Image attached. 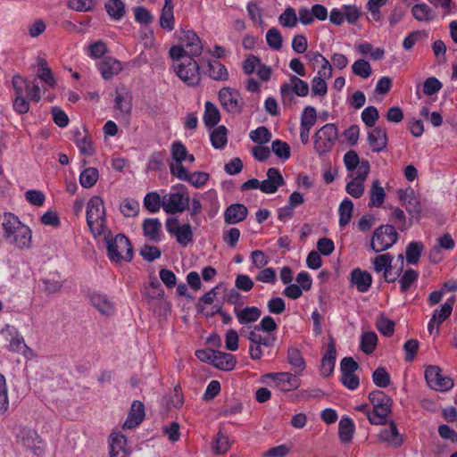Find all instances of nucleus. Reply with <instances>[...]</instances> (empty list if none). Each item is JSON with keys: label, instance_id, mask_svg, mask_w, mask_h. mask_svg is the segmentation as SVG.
I'll list each match as a JSON object with an SVG mask.
<instances>
[{"label": "nucleus", "instance_id": "36", "mask_svg": "<svg viewBox=\"0 0 457 457\" xmlns=\"http://www.w3.org/2000/svg\"><path fill=\"white\" fill-rule=\"evenodd\" d=\"M354 432V424L348 417H344L340 420L338 424V436L340 441L344 444H348L353 439Z\"/></svg>", "mask_w": 457, "mask_h": 457}, {"label": "nucleus", "instance_id": "47", "mask_svg": "<svg viewBox=\"0 0 457 457\" xmlns=\"http://www.w3.org/2000/svg\"><path fill=\"white\" fill-rule=\"evenodd\" d=\"M279 24L284 28H295L297 25L298 18L293 7H287L278 17Z\"/></svg>", "mask_w": 457, "mask_h": 457}, {"label": "nucleus", "instance_id": "17", "mask_svg": "<svg viewBox=\"0 0 457 457\" xmlns=\"http://www.w3.org/2000/svg\"><path fill=\"white\" fill-rule=\"evenodd\" d=\"M367 141L373 153L384 151L387 145L386 129L382 127L374 128L368 132Z\"/></svg>", "mask_w": 457, "mask_h": 457}, {"label": "nucleus", "instance_id": "20", "mask_svg": "<svg viewBox=\"0 0 457 457\" xmlns=\"http://www.w3.org/2000/svg\"><path fill=\"white\" fill-rule=\"evenodd\" d=\"M248 339L250 340V344L262 345L264 348H269V355L277 341V337L274 334L260 331L259 328H253L250 331Z\"/></svg>", "mask_w": 457, "mask_h": 457}, {"label": "nucleus", "instance_id": "41", "mask_svg": "<svg viewBox=\"0 0 457 457\" xmlns=\"http://www.w3.org/2000/svg\"><path fill=\"white\" fill-rule=\"evenodd\" d=\"M104 7L110 17L115 21L120 20L125 14V4L121 0H109Z\"/></svg>", "mask_w": 457, "mask_h": 457}, {"label": "nucleus", "instance_id": "38", "mask_svg": "<svg viewBox=\"0 0 457 457\" xmlns=\"http://www.w3.org/2000/svg\"><path fill=\"white\" fill-rule=\"evenodd\" d=\"M455 296H452L439 308L436 309L431 317L433 320H436L437 321V323L442 324L452 314Z\"/></svg>", "mask_w": 457, "mask_h": 457}, {"label": "nucleus", "instance_id": "22", "mask_svg": "<svg viewBox=\"0 0 457 457\" xmlns=\"http://www.w3.org/2000/svg\"><path fill=\"white\" fill-rule=\"evenodd\" d=\"M121 69L120 62L111 56L104 57L98 66V70L105 80L112 79L121 71Z\"/></svg>", "mask_w": 457, "mask_h": 457}, {"label": "nucleus", "instance_id": "46", "mask_svg": "<svg viewBox=\"0 0 457 457\" xmlns=\"http://www.w3.org/2000/svg\"><path fill=\"white\" fill-rule=\"evenodd\" d=\"M174 236L176 237L177 242L183 246H187L194 240V234L190 224L182 225L177 229Z\"/></svg>", "mask_w": 457, "mask_h": 457}, {"label": "nucleus", "instance_id": "55", "mask_svg": "<svg viewBox=\"0 0 457 457\" xmlns=\"http://www.w3.org/2000/svg\"><path fill=\"white\" fill-rule=\"evenodd\" d=\"M353 72L361 78L367 79L370 76L372 70L369 62L359 59L352 65Z\"/></svg>", "mask_w": 457, "mask_h": 457}, {"label": "nucleus", "instance_id": "57", "mask_svg": "<svg viewBox=\"0 0 457 457\" xmlns=\"http://www.w3.org/2000/svg\"><path fill=\"white\" fill-rule=\"evenodd\" d=\"M378 118V111L375 106H368L361 112V120L369 128H373Z\"/></svg>", "mask_w": 457, "mask_h": 457}, {"label": "nucleus", "instance_id": "64", "mask_svg": "<svg viewBox=\"0 0 457 457\" xmlns=\"http://www.w3.org/2000/svg\"><path fill=\"white\" fill-rule=\"evenodd\" d=\"M260 272L256 275L257 281L268 284H274L277 278L276 271L273 268L260 269Z\"/></svg>", "mask_w": 457, "mask_h": 457}, {"label": "nucleus", "instance_id": "19", "mask_svg": "<svg viewBox=\"0 0 457 457\" xmlns=\"http://www.w3.org/2000/svg\"><path fill=\"white\" fill-rule=\"evenodd\" d=\"M110 457H129L127 438L120 432L110 436Z\"/></svg>", "mask_w": 457, "mask_h": 457}, {"label": "nucleus", "instance_id": "9", "mask_svg": "<svg viewBox=\"0 0 457 457\" xmlns=\"http://www.w3.org/2000/svg\"><path fill=\"white\" fill-rule=\"evenodd\" d=\"M268 379H270L274 386L282 392L293 391L300 386V380L289 372L266 373L262 377L264 383H269Z\"/></svg>", "mask_w": 457, "mask_h": 457}, {"label": "nucleus", "instance_id": "13", "mask_svg": "<svg viewBox=\"0 0 457 457\" xmlns=\"http://www.w3.org/2000/svg\"><path fill=\"white\" fill-rule=\"evenodd\" d=\"M177 37L188 52L190 56H199L202 54L203 46L199 37L191 29H180L177 31Z\"/></svg>", "mask_w": 457, "mask_h": 457}, {"label": "nucleus", "instance_id": "8", "mask_svg": "<svg viewBox=\"0 0 457 457\" xmlns=\"http://www.w3.org/2000/svg\"><path fill=\"white\" fill-rule=\"evenodd\" d=\"M200 65L195 59L188 57L174 66V71L179 79L187 86H196L201 80Z\"/></svg>", "mask_w": 457, "mask_h": 457}, {"label": "nucleus", "instance_id": "4", "mask_svg": "<svg viewBox=\"0 0 457 457\" xmlns=\"http://www.w3.org/2000/svg\"><path fill=\"white\" fill-rule=\"evenodd\" d=\"M105 209L104 201L100 196H93L87 204V223L92 234L101 236L105 231Z\"/></svg>", "mask_w": 457, "mask_h": 457}, {"label": "nucleus", "instance_id": "2", "mask_svg": "<svg viewBox=\"0 0 457 457\" xmlns=\"http://www.w3.org/2000/svg\"><path fill=\"white\" fill-rule=\"evenodd\" d=\"M107 255L112 262H120L121 260L130 262L133 258V247L129 239L124 234H117L114 237L111 231L105 235Z\"/></svg>", "mask_w": 457, "mask_h": 457}, {"label": "nucleus", "instance_id": "6", "mask_svg": "<svg viewBox=\"0 0 457 457\" xmlns=\"http://www.w3.org/2000/svg\"><path fill=\"white\" fill-rule=\"evenodd\" d=\"M338 137V129L333 123L322 126L314 135V149L319 155L331 151Z\"/></svg>", "mask_w": 457, "mask_h": 457}, {"label": "nucleus", "instance_id": "40", "mask_svg": "<svg viewBox=\"0 0 457 457\" xmlns=\"http://www.w3.org/2000/svg\"><path fill=\"white\" fill-rule=\"evenodd\" d=\"M424 245L420 242H411L406 246L405 257L410 264H417L421 256Z\"/></svg>", "mask_w": 457, "mask_h": 457}, {"label": "nucleus", "instance_id": "54", "mask_svg": "<svg viewBox=\"0 0 457 457\" xmlns=\"http://www.w3.org/2000/svg\"><path fill=\"white\" fill-rule=\"evenodd\" d=\"M247 213V208L244 204H230V224L243 221L246 218Z\"/></svg>", "mask_w": 457, "mask_h": 457}, {"label": "nucleus", "instance_id": "12", "mask_svg": "<svg viewBox=\"0 0 457 457\" xmlns=\"http://www.w3.org/2000/svg\"><path fill=\"white\" fill-rule=\"evenodd\" d=\"M189 195L170 193L162 198V208L169 214L180 213L189 209Z\"/></svg>", "mask_w": 457, "mask_h": 457}, {"label": "nucleus", "instance_id": "53", "mask_svg": "<svg viewBox=\"0 0 457 457\" xmlns=\"http://www.w3.org/2000/svg\"><path fill=\"white\" fill-rule=\"evenodd\" d=\"M419 274L412 269L407 270L400 278V287L403 293H406L410 287L417 281Z\"/></svg>", "mask_w": 457, "mask_h": 457}, {"label": "nucleus", "instance_id": "25", "mask_svg": "<svg viewBox=\"0 0 457 457\" xmlns=\"http://www.w3.org/2000/svg\"><path fill=\"white\" fill-rule=\"evenodd\" d=\"M145 418V406L140 401H134L128 419L123 424L124 428H133L139 425Z\"/></svg>", "mask_w": 457, "mask_h": 457}, {"label": "nucleus", "instance_id": "27", "mask_svg": "<svg viewBox=\"0 0 457 457\" xmlns=\"http://www.w3.org/2000/svg\"><path fill=\"white\" fill-rule=\"evenodd\" d=\"M142 228L144 236L153 242L161 241L162 224L156 218H147L143 221Z\"/></svg>", "mask_w": 457, "mask_h": 457}, {"label": "nucleus", "instance_id": "61", "mask_svg": "<svg viewBox=\"0 0 457 457\" xmlns=\"http://www.w3.org/2000/svg\"><path fill=\"white\" fill-rule=\"evenodd\" d=\"M171 156L175 162L182 163L187 157V150L180 141H175L171 145Z\"/></svg>", "mask_w": 457, "mask_h": 457}, {"label": "nucleus", "instance_id": "33", "mask_svg": "<svg viewBox=\"0 0 457 457\" xmlns=\"http://www.w3.org/2000/svg\"><path fill=\"white\" fill-rule=\"evenodd\" d=\"M386 198V192L381 186L379 180L376 179L372 181L370 189V202L369 207H381Z\"/></svg>", "mask_w": 457, "mask_h": 457}, {"label": "nucleus", "instance_id": "15", "mask_svg": "<svg viewBox=\"0 0 457 457\" xmlns=\"http://www.w3.org/2000/svg\"><path fill=\"white\" fill-rule=\"evenodd\" d=\"M379 442L391 447L397 448L403 444V436L400 434L395 421L391 420L387 428H384L378 435Z\"/></svg>", "mask_w": 457, "mask_h": 457}, {"label": "nucleus", "instance_id": "52", "mask_svg": "<svg viewBox=\"0 0 457 457\" xmlns=\"http://www.w3.org/2000/svg\"><path fill=\"white\" fill-rule=\"evenodd\" d=\"M266 42L274 50L281 49L283 38L280 31L277 28L270 29L266 33Z\"/></svg>", "mask_w": 457, "mask_h": 457}, {"label": "nucleus", "instance_id": "32", "mask_svg": "<svg viewBox=\"0 0 457 457\" xmlns=\"http://www.w3.org/2000/svg\"><path fill=\"white\" fill-rule=\"evenodd\" d=\"M19 437L25 447L33 451L36 454L39 453L37 451L40 450L38 445L41 443V440L35 430L24 428L21 430Z\"/></svg>", "mask_w": 457, "mask_h": 457}, {"label": "nucleus", "instance_id": "59", "mask_svg": "<svg viewBox=\"0 0 457 457\" xmlns=\"http://www.w3.org/2000/svg\"><path fill=\"white\" fill-rule=\"evenodd\" d=\"M159 23L162 29L168 31L174 29V14L173 9L162 8Z\"/></svg>", "mask_w": 457, "mask_h": 457}, {"label": "nucleus", "instance_id": "51", "mask_svg": "<svg viewBox=\"0 0 457 457\" xmlns=\"http://www.w3.org/2000/svg\"><path fill=\"white\" fill-rule=\"evenodd\" d=\"M120 210L125 217H134L139 212V203L132 198H127L122 201Z\"/></svg>", "mask_w": 457, "mask_h": 457}, {"label": "nucleus", "instance_id": "58", "mask_svg": "<svg viewBox=\"0 0 457 457\" xmlns=\"http://www.w3.org/2000/svg\"><path fill=\"white\" fill-rule=\"evenodd\" d=\"M271 149L280 159L287 160L290 157V146L287 142L276 139L271 144Z\"/></svg>", "mask_w": 457, "mask_h": 457}, {"label": "nucleus", "instance_id": "43", "mask_svg": "<svg viewBox=\"0 0 457 457\" xmlns=\"http://www.w3.org/2000/svg\"><path fill=\"white\" fill-rule=\"evenodd\" d=\"M378 336L374 332H364L361 337V349L366 354H371L377 346Z\"/></svg>", "mask_w": 457, "mask_h": 457}, {"label": "nucleus", "instance_id": "29", "mask_svg": "<svg viewBox=\"0 0 457 457\" xmlns=\"http://www.w3.org/2000/svg\"><path fill=\"white\" fill-rule=\"evenodd\" d=\"M212 449L215 454H224L228 451V433L223 424L212 442Z\"/></svg>", "mask_w": 457, "mask_h": 457}, {"label": "nucleus", "instance_id": "10", "mask_svg": "<svg viewBox=\"0 0 457 457\" xmlns=\"http://www.w3.org/2000/svg\"><path fill=\"white\" fill-rule=\"evenodd\" d=\"M425 378L429 387L436 391H447L453 386V381L449 377L441 374L438 366H428L425 370Z\"/></svg>", "mask_w": 457, "mask_h": 457}, {"label": "nucleus", "instance_id": "50", "mask_svg": "<svg viewBox=\"0 0 457 457\" xmlns=\"http://www.w3.org/2000/svg\"><path fill=\"white\" fill-rule=\"evenodd\" d=\"M75 144L79 149L80 154L83 155L92 156L96 153L93 141L87 134H85L81 138L75 140Z\"/></svg>", "mask_w": 457, "mask_h": 457}, {"label": "nucleus", "instance_id": "56", "mask_svg": "<svg viewBox=\"0 0 457 457\" xmlns=\"http://www.w3.org/2000/svg\"><path fill=\"white\" fill-rule=\"evenodd\" d=\"M372 379L374 384L378 387L385 388L390 384V376L383 367H379L374 370Z\"/></svg>", "mask_w": 457, "mask_h": 457}, {"label": "nucleus", "instance_id": "23", "mask_svg": "<svg viewBox=\"0 0 457 457\" xmlns=\"http://www.w3.org/2000/svg\"><path fill=\"white\" fill-rule=\"evenodd\" d=\"M91 304L96 308L102 314L110 316L114 312V303L106 295L100 293H92L89 295Z\"/></svg>", "mask_w": 457, "mask_h": 457}, {"label": "nucleus", "instance_id": "26", "mask_svg": "<svg viewBox=\"0 0 457 457\" xmlns=\"http://www.w3.org/2000/svg\"><path fill=\"white\" fill-rule=\"evenodd\" d=\"M351 283L356 286L359 292L365 293L372 284V277L368 271L354 269L351 272Z\"/></svg>", "mask_w": 457, "mask_h": 457}, {"label": "nucleus", "instance_id": "48", "mask_svg": "<svg viewBox=\"0 0 457 457\" xmlns=\"http://www.w3.org/2000/svg\"><path fill=\"white\" fill-rule=\"evenodd\" d=\"M144 206L150 212H156L160 210V207L162 206V200H161V196L156 192L147 193L144 198Z\"/></svg>", "mask_w": 457, "mask_h": 457}, {"label": "nucleus", "instance_id": "60", "mask_svg": "<svg viewBox=\"0 0 457 457\" xmlns=\"http://www.w3.org/2000/svg\"><path fill=\"white\" fill-rule=\"evenodd\" d=\"M317 120V112L312 106H306L301 115V126L312 128Z\"/></svg>", "mask_w": 457, "mask_h": 457}, {"label": "nucleus", "instance_id": "7", "mask_svg": "<svg viewBox=\"0 0 457 457\" xmlns=\"http://www.w3.org/2000/svg\"><path fill=\"white\" fill-rule=\"evenodd\" d=\"M397 238L398 234L394 226L382 225L374 231L371 248L377 253L386 251L396 243Z\"/></svg>", "mask_w": 457, "mask_h": 457}, {"label": "nucleus", "instance_id": "35", "mask_svg": "<svg viewBox=\"0 0 457 457\" xmlns=\"http://www.w3.org/2000/svg\"><path fill=\"white\" fill-rule=\"evenodd\" d=\"M204 125L207 128L215 127L220 120V113L217 106L210 101L204 105V112L203 116Z\"/></svg>", "mask_w": 457, "mask_h": 457}, {"label": "nucleus", "instance_id": "44", "mask_svg": "<svg viewBox=\"0 0 457 457\" xmlns=\"http://www.w3.org/2000/svg\"><path fill=\"white\" fill-rule=\"evenodd\" d=\"M287 360L296 373H300L305 369L304 360L297 348L292 347L288 349Z\"/></svg>", "mask_w": 457, "mask_h": 457}, {"label": "nucleus", "instance_id": "3", "mask_svg": "<svg viewBox=\"0 0 457 457\" xmlns=\"http://www.w3.org/2000/svg\"><path fill=\"white\" fill-rule=\"evenodd\" d=\"M369 400L373 405L372 411H368L369 421L375 425L386 424L392 411V399L383 391L375 390L370 393Z\"/></svg>", "mask_w": 457, "mask_h": 457}, {"label": "nucleus", "instance_id": "39", "mask_svg": "<svg viewBox=\"0 0 457 457\" xmlns=\"http://www.w3.org/2000/svg\"><path fill=\"white\" fill-rule=\"evenodd\" d=\"M227 128L224 125L214 129L210 134L212 145L215 149H222L227 144Z\"/></svg>", "mask_w": 457, "mask_h": 457}, {"label": "nucleus", "instance_id": "1", "mask_svg": "<svg viewBox=\"0 0 457 457\" xmlns=\"http://www.w3.org/2000/svg\"><path fill=\"white\" fill-rule=\"evenodd\" d=\"M5 240L20 249L29 248L32 233L30 228L22 224L12 213H4L2 223Z\"/></svg>", "mask_w": 457, "mask_h": 457}, {"label": "nucleus", "instance_id": "42", "mask_svg": "<svg viewBox=\"0 0 457 457\" xmlns=\"http://www.w3.org/2000/svg\"><path fill=\"white\" fill-rule=\"evenodd\" d=\"M99 172L96 168L85 169L79 176V183L85 188L92 187L98 180Z\"/></svg>", "mask_w": 457, "mask_h": 457}, {"label": "nucleus", "instance_id": "14", "mask_svg": "<svg viewBox=\"0 0 457 457\" xmlns=\"http://www.w3.org/2000/svg\"><path fill=\"white\" fill-rule=\"evenodd\" d=\"M195 356L204 362L213 364L215 367L227 370L228 357L227 353L211 348L200 349L195 352Z\"/></svg>", "mask_w": 457, "mask_h": 457}, {"label": "nucleus", "instance_id": "62", "mask_svg": "<svg viewBox=\"0 0 457 457\" xmlns=\"http://www.w3.org/2000/svg\"><path fill=\"white\" fill-rule=\"evenodd\" d=\"M69 8L77 12H90L95 8L94 0H69Z\"/></svg>", "mask_w": 457, "mask_h": 457}, {"label": "nucleus", "instance_id": "45", "mask_svg": "<svg viewBox=\"0 0 457 457\" xmlns=\"http://www.w3.org/2000/svg\"><path fill=\"white\" fill-rule=\"evenodd\" d=\"M207 73L213 79H225L227 76V69L217 59L208 61Z\"/></svg>", "mask_w": 457, "mask_h": 457}, {"label": "nucleus", "instance_id": "30", "mask_svg": "<svg viewBox=\"0 0 457 457\" xmlns=\"http://www.w3.org/2000/svg\"><path fill=\"white\" fill-rule=\"evenodd\" d=\"M392 261L393 257L389 253L380 254L373 261L374 270L378 273L384 271V278L388 283L395 280V278H389V270H392Z\"/></svg>", "mask_w": 457, "mask_h": 457}, {"label": "nucleus", "instance_id": "34", "mask_svg": "<svg viewBox=\"0 0 457 457\" xmlns=\"http://www.w3.org/2000/svg\"><path fill=\"white\" fill-rule=\"evenodd\" d=\"M344 163L348 171H351L352 174H358L361 166L362 163H366L370 169V164L367 160L360 161L358 154L350 150L344 155Z\"/></svg>", "mask_w": 457, "mask_h": 457}, {"label": "nucleus", "instance_id": "24", "mask_svg": "<svg viewBox=\"0 0 457 457\" xmlns=\"http://www.w3.org/2000/svg\"><path fill=\"white\" fill-rule=\"evenodd\" d=\"M337 357V349L333 341H331L327 348V352L322 357L320 365V374L323 377H328L332 374Z\"/></svg>", "mask_w": 457, "mask_h": 457}, {"label": "nucleus", "instance_id": "63", "mask_svg": "<svg viewBox=\"0 0 457 457\" xmlns=\"http://www.w3.org/2000/svg\"><path fill=\"white\" fill-rule=\"evenodd\" d=\"M135 20L145 25H148L153 22L154 17L149 10L143 6H137L134 10Z\"/></svg>", "mask_w": 457, "mask_h": 457}, {"label": "nucleus", "instance_id": "5", "mask_svg": "<svg viewBox=\"0 0 457 457\" xmlns=\"http://www.w3.org/2000/svg\"><path fill=\"white\" fill-rule=\"evenodd\" d=\"M309 91V84L306 81L296 75H290L288 81L280 86V96L283 106L287 108L294 106L296 104L295 96H307Z\"/></svg>", "mask_w": 457, "mask_h": 457}, {"label": "nucleus", "instance_id": "21", "mask_svg": "<svg viewBox=\"0 0 457 457\" xmlns=\"http://www.w3.org/2000/svg\"><path fill=\"white\" fill-rule=\"evenodd\" d=\"M399 200L406 211L411 214H420L421 212V204L419 198L415 195L412 189L399 191Z\"/></svg>", "mask_w": 457, "mask_h": 457}, {"label": "nucleus", "instance_id": "16", "mask_svg": "<svg viewBox=\"0 0 457 457\" xmlns=\"http://www.w3.org/2000/svg\"><path fill=\"white\" fill-rule=\"evenodd\" d=\"M132 94L126 87L116 89L114 108L124 118H129L132 112Z\"/></svg>", "mask_w": 457, "mask_h": 457}, {"label": "nucleus", "instance_id": "18", "mask_svg": "<svg viewBox=\"0 0 457 457\" xmlns=\"http://www.w3.org/2000/svg\"><path fill=\"white\" fill-rule=\"evenodd\" d=\"M285 183L280 171L276 168L267 170V179L261 181L260 190L265 194H274Z\"/></svg>", "mask_w": 457, "mask_h": 457}, {"label": "nucleus", "instance_id": "28", "mask_svg": "<svg viewBox=\"0 0 457 457\" xmlns=\"http://www.w3.org/2000/svg\"><path fill=\"white\" fill-rule=\"evenodd\" d=\"M234 312L240 324H247L256 321L261 317V310L258 307H234Z\"/></svg>", "mask_w": 457, "mask_h": 457}, {"label": "nucleus", "instance_id": "49", "mask_svg": "<svg viewBox=\"0 0 457 457\" xmlns=\"http://www.w3.org/2000/svg\"><path fill=\"white\" fill-rule=\"evenodd\" d=\"M249 137L254 143L263 145L270 141L271 133L266 127L260 126L256 129L252 130Z\"/></svg>", "mask_w": 457, "mask_h": 457}, {"label": "nucleus", "instance_id": "11", "mask_svg": "<svg viewBox=\"0 0 457 457\" xmlns=\"http://www.w3.org/2000/svg\"><path fill=\"white\" fill-rule=\"evenodd\" d=\"M370 168L362 163L358 174H351V180L345 186V191L353 198H361L365 191L364 183L369 176Z\"/></svg>", "mask_w": 457, "mask_h": 457}, {"label": "nucleus", "instance_id": "31", "mask_svg": "<svg viewBox=\"0 0 457 457\" xmlns=\"http://www.w3.org/2000/svg\"><path fill=\"white\" fill-rule=\"evenodd\" d=\"M411 14L420 22H430L436 16L435 11L425 3L414 4L411 8Z\"/></svg>", "mask_w": 457, "mask_h": 457}, {"label": "nucleus", "instance_id": "37", "mask_svg": "<svg viewBox=\"0 0 457 457\" xmlns=\"http://www.w3.org/2000/svg\"><path fill=\"white\" fill-rule=\"evenodd\" d=\"M353 204L349 198L344 199L338 208L339 214V226L340 228L346 227L353 216Z\"/></svg>", "mask_w": 457, "mask_h": 457}]
</instances>
